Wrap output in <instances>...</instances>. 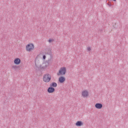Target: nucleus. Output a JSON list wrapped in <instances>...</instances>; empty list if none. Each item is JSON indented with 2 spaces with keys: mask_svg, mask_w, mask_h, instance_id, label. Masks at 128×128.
Masks as SVG:
<instances>
[{
  "mask_svg": "<svg viewBox=\"0 0 128 128\" xmlns=\"http://www.w3.org/2000/svg\"><path fill=\"white\" fill-rule=\"evenodd\" d=\"M20 59L19 58H16L14 60V64H17L18 65L20 64Z\"/></svg>",
  "mask_w": 128,
  "mask_h": 128,
  "instance_id": "1a4fd4ad",
  "label": "nucleus"
},
{
  "mask_svg": "<svg viewBox=\"0 0 128 128\" xmlns=\"http://www.w3.org/2000/svg\"><path fill=\"white\" fill-rule=\"evenodd\" d=\"M55 90L56 89L50 86L47 90V92L48 94H52V92H54Z\"/></svg>",
  "mask_w": 128,
  "mask_h": 128,
  "instance_id": "423d86ee",
  "label": "nucleus"
},
{
  "mask_svg": "<svg viewBox=\"0 0 128 128\" xmlns=\"http://www.w3.org/2000/svg\"><path fill=\"white\" fill-rule=\"evenodd\" d=\"M107 4L110 6H112V3H110V2H108Z\"/></svg>",
  "mask_w": 128,
  "mask_h": 128,
  "instance_id": "4468645a",
  "label": "nucleus"
},
{
  "mask_svg": "<svg viewBox=\"0 0 128 128\" xmlns=\"http://www.w3.org/2000/svg\"><path fill=\"white\" fill-rule=\"evenodd\" d=\"M50 80H52V76L50 74H46L43 76V80L45 82H50Z\"/></svg>",
  "mask_w": 128,
  "mask_h": 128,
  "instance_id": "7ed1b4c3",
  "label": "nucleus"
},
{
  "mask_svg": "<svg viewBox=\"0 0 128 128\" xmlns=\"http://www.w3.org/2000/svg\"><path fill=\"white\" fill-rule=\"evenodd\" d=\"M88 52H90V50H92V48L90 47H88Z\"/></svg>",
  "mask_w": 128,
  "mask_h": 128,
  "instance_id": "2eb2a0df",
  "label": "nucleus"
},
{
  "mask_svg": "<svg viewBox=\"0 0 128 128\" xmlns=\"http://www.w3.org/2000/svg\"><path fill=\"white\" fill-rule=\"evenodd\" d=\"M34 48V46L32 44H28L26 46V50L27 52H30Z\"/></svg>",
  "mask_w": 128,
  "mask_h": 128,
  "instance_id": "39448f33",
  "label": "nucleus"
},
{
  "mask_svg": "<svg viewBox=\"0 0 128 128\" xmlns=\"http://www.w3.org/2000/svg\"><path fill=\"white\" fill-rule=\"evenodd\" d=\"M102 30H100V32H102Z\"/></svg>",
  "mask_w": 128,
  "mask_h": 128,
  "instance_id": "6ab92c4d",
  "label": "nucleus"
},
{
  "mask_svg": "<svg viewBox=\"0 0 128 128\" xmlns=\"http://www.w3.org/2000/svg\"><path fill=\"white\" fill-rule=\"evenodd\" d=\"M113 0L114 2H116V0Z\"/></svg>",
  "mask_w": 128,
  "mask_h": 128,
  "instance_id": "a211bd4d",
  "label": "nucleus"
},
{
  "mask_svg": "<svg viewBox=\"0 0 128 128\" xmlns=\"http://www.w3.org/2000/svg\"><path fill=\"white\" fill-rule=\"evenodd\" d=\"M46 55H44L43 56H42L43 60H46Z\"/></svg>",
  "mask_w": 128,
  "mask_h": 128,
  "instance_id": "dca6fc26",
  "label": "nucleus"
},
{
  "mask_svg": "<svg viewBox=\"0 0 128 128\" xmlns=\"http://www.w3.org/2000/svg\"><path fill=\"white\" fill-rule=\"evenodd\" d=\"M82 96L86 98L88 96V92L86 90L83 91L82 92Z\"/></svg>",
  "mask_w": 128,
  "mask_h": 128,
  "instance_id": "9b49d317",
  "label": "nucleus"
},
{
  "mask_svg": "<svg viewBox=\"0 0 128 128\" xmlns=\"http://www.w3.org/2000/svg\"><path fill=\"white\" fill-rule=\"evenodd\" d=\"M76 126H84V123L82 121H78L76 123Z\"/></svg>",
  "mask_w": 128,
  "mask_h": 128,
  "instance_id": "9d476101",
  "label": "nucleus"
},
{
  "mask_svg": "<svg viewBox=\"0 0 128 128\" xmlns=\"http://www.w3.org/2000/svg\"><path fill=\"white\" fill-rule=\"evenodd\" d=\"M35 64H36V71L38 72L40 70V68H42V65L40 62H38V60L36 59L35 60Z\"/></svg>",
  "mask_w": 128,
  "mask_h": 128,
  "instance_id": "20e7f679",
  "label": "nucleus"
},
{
  "mask_svg": "<svg viewBox=\"0 0 128 128\" xmlns=\"http://www.w3.org/2000/svg\"><path fill=\"white\" fill-rule=\"evenodd\" d=\"M52 42V40L50 39V40H48V42Z\"/></svg>",
  "mask_w": 128,
  "mask_h": 128,
  "instance_id": "f3484780",
  "label": "nucleus"
},
{
  "mask_svg": "<svg viewBox=\"0 0 128 128\" xmlns=\"http://www.w3.org/2000/svg\"><path fill=\"white\" fill-rule=\"evenodd\" d=\"M95 108L98 110H100L102 108V103H97L95 104Z\"/></svg>",
  "mask_w": 128,
  "mask_h": 128,
  "instance_id": "0eeeda50",
  "label": "nucleus"
},
{
  "mask_svg": "<svg viewBox=\"0 0 128 128\" xmlns=\"http://www.w3.org/2000/svg\"><path fill=\"white\" fill-rule=\"evenodd\" d=\"M46 54L48 55L50 57L48 60H46L45 62L42 64V66H41L42 70H44V68H46L48 66H50L52 62V52L50 51L46 53Z\"/></svg>",
  "mask_w": 128,
  "mask_h": 128,
  "instance_id": "f257e3e1",
  "label": "nucleus"
},
{
  "mask_svg": "<svg viewBox=\"0 0 128 128\" xmlns=\"http://www.w3.org/2000/svg\"><path fill=\"white\" fill-rule=\"evenodd\" d=\"M66 74V67H62L60 68L57 74L58 76H64Z\"/></svg>",
  "mask_w": 128,
  "mask_h": 128,
  "instance_id": "f03ea898",
  "label": "nucleus"
},
{
  "mask_svg": "<svg viewBox=\"0 0 128 128\" xmlns=\"http://www.w3.org/2000/svg\"><path fill=\"white\" fill-rule=\"evenodd\" d=\"M50 86L52 88H56V86H58V84H56V82H52L50 84Z\"/></svg>",
  "mask_w": 128,
  "mask_h": 128,
  "instance_id": "f8f14e48",
  "label": "nucleus"
},
{
  "mask_svg": "<svg viewBox=\"0 0 128 128\" xmlns=\"http://www.w3.org/2000/svg\"><path fill=\"white\" fill-rule=\"evenodd\" d=\"M58 82H60V84H62L66 82V78L61 76L58 79Z\"/></svg>",
  "mask_w": 128,
  "mask_h": 128,
  "instance_id": "6e6552de",
  "label": "nucleus"
},
{
  "mask_svg": "<svg viewBox=\"0 0 128 128\" xmlns=\"http://www.w3.org/2000/svg\"><path fill=\"white\" fill-rule=\"evenodd\" d=\"M12 68L14 70H17L20 68V66H12Z\"/></svg>",
  "mask_w": 128,
  "mask_h": 128,
  "instance_id": "ddd939ff",
  "label": "nucleus"
}]
</instances>
